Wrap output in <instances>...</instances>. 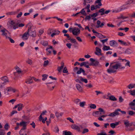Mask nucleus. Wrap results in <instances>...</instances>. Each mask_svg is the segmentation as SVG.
Segmentation results:
<instances>
[{"mask_svg":"<svg viewBox=\"0 0 135 135\" xmlns=\"http://www.w3.org/2000/svg\"><path fill=\"white\" fill-rule=\"evenodd\" d=\"M64 113L63 112L59 113L58 112H56L55 113V115L57 118L61 117H62L63 114Z\"/></svg>","mask_w":135,"mask_h":135,"instance_id":"obj_20","label":"nucleus"},{"mask_svg":"<svg viewBox=\"0 0 135 135\" xmlns=\"http://www.w3.org/2000/svg\"><path fill=\"white\" fill-rule=\"evenodd\" d=\"M129 105L130 108L135 111V112L133 111H129V114L131 115H132L135 114V99L129 104Z\"/></svg>","mask_w":135,"mask_h":135,"instance_id":"obj_3","label":"nucleus"},{"mask_svg":"<svg viewBox=\"0 0 135 135\" xmlns=\"http://www.w3.org/2000/svg\"><path fill=\"white\" fill-rule=\"evenodd\" d=\"M104 8H102L99 10V12H101V15H103L104 14Z\"/></svg>","mask_w":135,"mask_h":135,"instance_id":"obj_39","label":"nucleus"},{"mask_svg":"<svg viewBox=\"0 0 135 135\" xmlns=\"http://www.w3.org/2000/svg\"><path fill=\"white\" fill-rule=\"evenodd\" d=\"M69 40H70V41L73 43H75L76 42V40L74 38H71V37L68 39Z\"/></svg>","mask_w":135,"mask_h":135,"instance_id":"obj_46","label":"nucleus"},{"mask_svg":"<svg viewBox=\"0 0 135 135\" xmlns=\"http://www.w3.org/2000/svg\"><path fill=\"white\" fill-rule=\"evenodd\" d=\"M13 88L11 87H8L6 88V89L7 90V92H9L12 91V90Z\"/></svg>","mask_w":135,"mask_h":135,"instance_id":"obj_50","label":"nucleus"},{"mask_svg":"<svg viewBox=\"0 0 135 135\" xmlns=\"http://www.w3.org/2000/svg\"><path fill=\"white\" fill-rule=\"evenodd\" d=\"M96 9L95 6L94 5H92L91 7V11H93Z\"/></svg>","mask_w":135,"mask_h":135,"instance_id":"obj_59","label":"nucleus"},{"mask_svg":"<svg viewBox=\"0 0 135 135\" xmlns=\"http://www.w3.org/2000/svg\"><path fill=\"white\" fill-rule=\"evenodd\" d=\"M63 134L64 135H72L70 131H64Z\"/></svg>","mask_w":135,"mask_h":135,"instance_id":"obj_30","label":"nucleus"},{"mask_svg":"<svg viewBox=\"0 0 135 135\" xmlns=\"http://www.w3.org/2000/svg\"><path fill=\"white\" fill-rule=\"evenodd\" d=\"M78 69V68L77 67H75L74 68L73 71L74 72H76V74H80L81 72L83 73V74L85 73V71L84 69L81 68H79V70L77 71Z\"/></svg>","mask_w":135,"mask_h":135,"instance_id":"obj_8","label":"nucleus"},{"mask_svg":"<svg viewBox=\"0 0 135 135\" xmlns=\"http://www.w3.org/2000/svg\"><path fill=\"white\" fill-rule=\"evenodd\" d=\"M108 40V38H106L105 39L101 40L100 41L102 42L103 44L105 42H106Z\"/></svg>","mask_w":135,"mask_h":135,"instance_id":"obj_62","label":"nucleus"},{"mask_svg":"<svg viewBox=\"0 0 135 135\" xmlns=\"http://www.w3.org/2000/svg\"><path fill=\"white\" fill-rule=\"evenodd\" d=\"M27 123L24 121H22L20 123V126L22 127L23 128L22 129H26V126Z\"/></svg>","mask_w":135,"mask_h":135,"instance_id":"obj_17","label":"nucleus"},{"mask_svg":"<svg viewBox=\"0 0 135 135\" xmlns=\"http://www.w3.org/2000/svg\"><path fill=\"white\" fill-rule=\"evenodd\" d=\"M135 84H130L128 86H127V87L128 88V89H130L132 88H133L135 87Z\"/></svg>","mask_w":135,"mask_h":135,"instance_id":"obj_29","label":"nucleus"},{"mask_svg":"<svg viewBox=\"0 0 135 135\" xmlns=\"http://www.w3.org/2000/svg\"><path fill=\"white\" fill-rule=\"evenodd\" d=\"M114 63H116L113 66H111L107 70V72L109 74L114 73L116 72L118 68L123 69L125 68V66H122L121 64L117 62H115Z\"/></svg>","mask_w":135,"mask_h":135,"instance_id":"obj_1","label":"nucleus"},{"mask_svg":"<svg viewBox=\"0 0 135 135\" xmlns=\"http://www.w3.org/2000/svg\"><path fill=\"white\" fill-rule=\"evenodd\" d=\"M90 107L91 108L95 109L96 107V106L94 104H91Z\"/></svg>","mask_w":135,"mask_h":135,"instance_id":"obj_44","label":"nucleus"},{"mask_svg":"<svg viewBox=\"0 0 135 135\" xmlns=\"http://www.w3.org/2000/svg\"><path fill=\"white\" fill-rule=\"evenodd\" d=\"M98 15V13H95L91 15V17H96Z\"/></svg>","mask_w":135,"mask_h":135,"instance_id":"obj_55","label":"nucleus"},{"mask_svg":"<svg viewBox=\"0 0 135 135\" xmlns=\"http://www.w3.org/2000/svg\"><path fill=\"white\" fill-rule=\"evenodd\" d=\"M85 103L86 102H80L79 103L80 106L81 107H83Z\"/></svg>","mask_w":135,"mask_h":135,"instance_id":"obj_37","label":"nucleus"},{"mask_svg":"<svg viewBox=\"0 0 135 135\" xmlns=\"http://www.w3.org/2000/svg\"><path fill=\"white\" fill-rule=\"evenodd\" d=\"M26 129H21L20 130L19 132V133L20 135H29L27 134V133H27L26 131Z\"/></svg>","mask_w":135,"mask_h":135,"instance_id":"obj_13","label":"nucleus"},{"mask_svg":"<svg viewBox=\"0 0 135 135\" xmlns=\"http://www.w3.org/2000/svg\"><path fill=\"white\" fill-rule=\"evenodd\" d=\"M71 128L72 129L76 130L79 132L80 131V128L78 126L75 124H73L71 125Z\"/></svg>","mask_w":135,"mask_h":135,"instance_id":"obj_18","label":"nucleus"},{"mask_svg":"<svg viewBox=\"0 0 135 135\" xmlns=\"http://www.w3.org/2000/svg\"><path fill=\"white\" fill-rule=\"evenodd\" d=\"M102 114V113L98 111L94 112L93 113V115L95 117H100Z\"/></svg>","mask_w":135,"mask_h":135,"instance_id":"obj_14","label":"nucleus"},{"mask_svg":"<svg viewBox=\"0 0 135 135\" xmlns=\"http://www.w3.org/2000/svg\"><path fill=\"white\" fill-rule=\"evenodd\" d=\"M91 18L90 15L89 16H86V17L85 18V20H89Z\"/></svg>","mask_w":135,"mask_h":135,"instance_id":"obj_53","label":"nucleus"},{"mask_svg":"<svg viewBox=\"0 0 135 135\" xmlns=\"http://www.w3.org/2000/svg\"><path fill=\"white\" fill-rule=\"evenodd\" d=\"M101 0H97L95 2V3H98L99 6H101L102 4L101 2Z\"/></svg>","mask_w":135,"mask_h":135,"instance_id":"obj_42","label":"nucleus"},{"mask_svg":"<svg viewBox=\"0 0 135 135\" xmlns=\"http://www.w3.org/2000/svg\"><path fill=\"white\" fill-rule=\"evenodd\" d=\"M64 66H61L60 67H58L57 69V70L59 72H61V71L62 69L64 68Z\"/></svg>","mask_w":135,"mask_h":135,"instance_id":"obj_40","label":"nucleus"},{"mask_svg":"<svg viewBox=\"0 0 135 135\" xmlns=\"http://www.w3.org/2000/svg\"><path fill=\"white\" fill-rule=\"evenodd\" d=\"M1 79L4 81V82L3 83V84L4 85H5L6 82H9L8 78L6 76L3 77L1 78Z\"/></svg>","mask_w":135,"mask_h":135,"instance_id":"obj_15","label":"nucleus"},{"mask_svg":"<svg viewBox=\"0 0 135 135\" xmlns=\"http://www.w3.org/2000/svg\"><path fill=\"white\" fill-rule=\"evenodd\" d=\"M124 60H125L126 62H127L125 64L126 66H128L129 67H130V62L129 61H127L125 59H123L122 61H123Z\"/></svg>","mask_w":135,"mask_h":135,"instance_id":"obj_34","label":"nucleus"},{"mask_svg":"<svg viewBox=\"0 0 135 135\" xmlns=\"http://www.w3.org/2000/svg\"><path fill=\"white\" fill-rule=\"evenodd\" d=\"M74 102L76 104L78 105L80 103V100L79 99H77L75 100Z\"/></svg>","mask_w":135,"mask_h":135,"instance_id":"obj_35","label":"nucleus"},{"mask_svg":"<svg viewBox=\"0 0 135 135\" xmlns=\"http://www.w3.org/2000/svg\"><path fill=\"white\" fill-rule=\"evenodd\" d=\"M18 111L21 110L24 107L23 104L20 103V104H18Z\"/></svg>","mask_w":135,"mask_h":135,"instance_id":"obj_26","label":"nucleus"},{"mask_svg":"<svg viewBox=\"0 0 135 135\" xmlns=\"http://www.w3.org/2000/svg\"><path fill=\"white\" fill-rule=\"evenodd\" d=\"M109 44L110 46L114 47L117 46L118 45V44L115 41L112 40L110 41Z\"/></svg>","mask_w":135,"mask_h":135,"instance_id":"obj_19","label":"nucleus"},{"mask_svg":"<svg viewBox=\"0 0 135 135\" xmlns=\"http://www.w3.org/2000/svg\"><path fill=\"white\" fill-rule=\"evenodd\" d=\"M104 25V23H101L100 25H98V26H96V27L97 28H99V27H102Z\"/></svg>","mask_w":135,"mask_h":135,"instance_id":"obj_58","label":"nucleus"},{"mask_svg":"<svg viewBox=\"0 0 135 135\" xmlns=\"http://www.w3.org/2000/svg\"><path fill=\"white\" fill-rule=\"evenodd\" d=\"M80 78V80H79V79H76L75 80V81L78 83H80L81 84L82 83L81 81L84 82L85 83H88V80L86 79H84L82 77H80L79 78Z\"/></svg>","mask_w":135,"mask_h":135,"instance_id":"obj_9","label":"nucleus"},{"mask_svg":"<svg viewBox=\"0 0 135 135\" xmlns=\"http://www.w3.org/2000/svg\"><path fill=\"white\" fill-rule=\"evenodd\" d=\"M30 125L32 126V127L34 128H35V123L34 122H32V123L30 124Z\"/></svg>","mask_w":135,"mask_h":135,"instance_id":"obj_63","label":"nucleus"},{"mask_svg":"<svg viewBox=\"0 0 135 135\" xmlns=\"http://www.w3.org/2000/svg\"><path fill=\"white\" fill-rule=\"evenodd\" d=\"M26 62L30 65H31L32 64V60L28 59L26 61Z\"/></svg>","mask_w":135,"mask_h":135,"instance_id":"obj_38","label":"nucleus"},{"mask_svg":"<svg viewBox=\"0 0 135 135\" xmlns=\"http://www.w3.org/2000/svg\"><path fill=\"white\" fill-rule=\"evenodd\" d=\"M85 9L84 8L79 13H81V14L83 15L86 16L87 15L85 11L84 10Z\"/></svg>","mask_w":135,"mask_h":135,"instance_id":"obj_28","label":"nucleus"},{"mask_svg":"<svg viewBox=\"0 0 135 135\" xmlns=\"http://www.w3.org/2000/svg\"><path fill=\"white\" fill-rule=\"evenodd\" d=\"M47 112L46 110H45L43 111L42 113H41V114L39 116V120L40 121H41L42 120V119H43V117H42V115H44L45 114L47 113Z\"/></svg>","mask_w":135,"mask_h":135,"instance_id":"obj_24","label":"nucleus"},{"mask_svg":"<svg viewBox=\"0 0 135 135\" xmlns=\"http://www.w3.org/2000/svg\"><path fill=\"white\" fill-rule=\"evenodd\" d=\"M5 133L4 131L2 130V131H0V135H5Z\"/></svg>","mask_w":135,"mask_h":135,"instance_id":"obj_61","label":"nucleus"},{"mask_svg":"<svg viewBox=\"0 0 135 135\" xmlns=\"http://www.w3.org/2000/svg\"><path fill=\"white\" fill-rule=\"evenodd\" d=\"M33 82L32 78H30L26 80L25 83L28 84H31Z\"/></svg>","mask_w":135,"mask_h":135,"instance_id":"obj_23","label":"nucleus"},{"mask_svg":"<svg viewBox=\"0 0 135 135\" xmlns=\"http://www.w3.org/2000/svg\"><path fill=\"white\" fill-rule=\"evenodd\" d=\"M99 111V112H100L101 113H102V114H104L105 113V112L101 108H99L98 109Z\"/></svg>","mask_w":135,"mask_h":135,"instance_id":"obj_43","label":"nucleus"},{"mask_svg":"<svg viewBox=\"0 0 135 135\" xmlns=\"http://www.w3.org/2000/svg\"><path fill=\"white\" fill-rule=\"evenodd\" d=\"M29 35L33 37H35L36 36V32L35 31H32L31 30V31L29 33Z\"/></svg>","mask_w":135,"mask_h":135,"instance_id":"obj_25","label":"nucleus"},{"mask_svg":"<svg viewBox=\"0 0 135 135\" xmlns=\"http://www.w3.org/2000/svg\"><path fill=\"white\" fill-rule=\"evenodd\" d=\"M9 127V126L8 123H6L5 125L4 126V128L6 130H8V129Z\"/></svg>","mask_w":135,"mask_h":135,"instance_id":"obj_49","label":"nucleus"},{"mask_svg":"<svg viewBox=\"0 0 135 135\" xmlns=\"http://www.w3.org/2000/svg\"><path fill=\"white\" fill-rule=\"evenodd\" d=\"M89 132V130L87 128H84L83 129V131L82 132L83 134H84L85 133L88 132Z\"/></svg>","mask_w":135,"mask_h":135,"instance_id":"obj_45","label":"nucleus"},{"mask_svg":"<svg viewBox=\"0 0 135 135\" xmlns=\"http://www.w3.org/2000/svg\"><path fill=\"white\" fill-rule=\"evenodd\" d=\"M90 60L91 61V63L89 64L90 65L95 66H97L100 65L99 61L97 60L94 59L92 58H91L90 59Z\"/></svg>","mask_w":135,"mask_h":135,"instance_id":"obj_5","label":"nucleus"},{"mask_svg":"<svg viewBox=\"0 0 135 135\" xmlns=\"http://www.w3.org/2000/svg\"><path fill=\"white\" fill-rule=\"evenodd\" d=\"M109 99L113 101H117V99L113 95H111L109 97Z\"/></svg>","mask_w":135,"mask_h":135,"instance_id":"obj_27","label":"nucleus"},{"mask_svg":"<svg viewBox=\"0 0 135 135\" xmlns=\"http://www.w3.org/2000/svg\"><path fill=\"white\" fill-rule=\"evenodd\" d=\"M97 135H107L106 133L104 131H102L100 133L97 134Z\"/></svg>","mask_w":135,"mask_h":135,"instance_id":"obj_47","label":"nucleus"},{"mask_svg":"<svg viewBox=\"0 0 135 135\" xmlns=\"http://www.w3.org/2000/svg\"><path fill=\"white\" fill-rule=\"evenodd\" d=\"M1 31L2 32V35L5 36L7 38L8 37L7 33L9 32L6 29L4 28L3 30H1Z\"/></svg>","mask_w":135,"mask_h":135,"instance_id":"obj_16","label":"nucleus"},{"mask_svg":"<svg viewBox=\"0 0 135 135\" xmlns=\"http://www.w3.org/2000/svg\"><path fill=\"white\" fill-rule=\"evenodd\" d=\"M42 80L43 81H44L46 79L48 76V75L46 74H43L42 76Z\"/></svg>","mask_w":135,"mask_h":135,"instance_id":"obj_33","label":"nucleus"},{"mask_svg":"<svg viewBox=\"0 0 135 135\" xmlns=\"http://www.w3.org/2000/svg\"><path fill=\"white\" fill-rule=\"evenodd\" d=\"M119 111L121 112L122 114H125L126 113V112L123 111H121L120 109H118L117 110H115L114 112L112 113L109 114L108 116L111 117H114L116 115H118L119 114L118 112Z\"/></svg>","mask_w":135,"mask_h":135,"instance_id":"obj_4","label":"nucleus"},{"mask_svg":"<svg viewBox=\"0 0 135 135\" xmlns=\"http://www.w3.org/2000/svg\"><path fill=\"white\" fill-rule=\"evenodd\" d=\"M89 64V62L88 61H85L81 63L80 64V66L82 67L84 66L87 68H89V66L88 65Z\"/></svg>","mask_w":135,"mask_h":135,"instance_id":"obj_12","label":"nucleus"},{"mask_svg":"<svg viewBox=\"0 0 135 135\" xmlns=\"http://www.w3.org/2000/svg\"><path fill=\"white\" fill-rule=\"evenodd\" d=\"M123 122L125 126L126 130L127 131H128L127 130V129L129 128V127H131V122H130L128 120H124L123 121Z\"/></svg>","mask_w":135,"mask_h":135,"instance_id":"obj_7","label":"nucleus"},{"mask_svg":"<svg viewBox=\"0 0 135 135\" xmlns=\"http://www.w3.org/2000/svg\"><path fill=\"white\" fill-rule=\"evenodd\" d=\"M110 127L112 128H115V126L114 123H111L110 124Z\"/></svg>","mask_w":135,"mask_h":135,"instance_id":"obj_56","label":"nucleus"},{"mask_svg":"<svg viewBox=\"0 0 135 135\" xmlns=\"http://www.w3.org/2000/svg\"><path fill=\"white\" fill-rule=\"evenodd\" d=\"M72 32L74 35L77 36L80 33V30L79 28H77L73 30Z\"/></svg>","mask_w":135,"mask_h":135,"instance_id":"obj_11","label":"nucleus"},{"mask_svg":"<svg viewBox=\"0 0 135 135\" xmlns=\"http://www.w3.org/2000/svg\"><path fill=\"white\" fill-rule=\"evenodd\" d=\"M16 100L15 99H12L10 100L9 102V103H12V104H13Z\"/></svg>","mask_w":135,"mask_h":135,"instance_id":"obj_57","label":"nucleus"},{"mask_svg":"<svg viewBox=\"0 0 135 135\" xmlns=\"http://www.w3.org/2000/svg\"><path fill=\"white\" fill-rule=\"evenodd\" d=\"M31 27H28V32L24 33L23 35L22 38L23 40H27L28 39L29 36V33L31 31Z\"/></svg>","mask_w":135,"mask_h":135,"instance_id":"obj_6","label":"nucleus"},{"mask_svg":"<svg viewBox=\"0 0 135 135\" xmlns=\"http://www.w3.org/2000/svg\"><path fill=\"white\" fill-rule=\"evenodd\" d=\"M135 129V122H131V126L128 128L127 130L129 131H133Z\"/></svg>","mask_w":135,"mask_h":135,"instance_id":"obj_10","label":"nucleus"},{"mask_svg":"<svg viewBox=\"0 0 135 135\" xmlns=\"http://www.w3.org/2000/svg\"><path fill=\"white\" fill-rule=\"evenodd\" d=\"M130 94L132 95H135V90H133L131 91H130Z\"/></svg>","mask_w":135,"mask_h":135,"instance_id":"obj_48","label":"nucleus"},{"mask_svg":"<svg viewBox=\"0 0 135 135\" xmlns=\"http://www.w3.org/2000/svg\"><path fill=\"white\" fill-rule=\"evenodd\" d=\"M49 61L48 60H46V61H45L44 63L43 64V66L44 67H46L49 64Z\"/></svg>","mask_w":135,"mask_h":135,"instance_id":"obj_36","label":"nucleus"},{"mask_svg":"<svg viewBox=\"0 0 135 135\" xmlns=\"http://www.w3.org/2000/svg\"><path fill=\"white\" fill-rule=\"evenodd\" d=\"M85 86L89 88H91L93 87V85L91 83H90L86 85Z\"/></svg>","mask_w":135,"mask_h":135,"instance_id":"obj_51","label":"nucleus"},{"mask_svg":"<svg viewBox=\"0 0 135 135\" xmlns=\"http://www.w3.org/2000/svg\"><path fill=\"white\" fill-rule=\"evenodd\" d=\"M118 41L119 42H120L121 44H122L125 45L126 44V42H124L123 41H122L121 40H118Z\"/></svg>","mask_w":135,"mask_h":135,"instance_id":"obj_60","label":"nucleus"},{"mask_svg":"<svg viewBox=\"0 0 135 135\" xmlns=\"http://www.w3.org/2000/svg\"><path fill=\"white\" fill-rule=\"evenodd\" d=\"M103 50H111L109 46H106L105 45H104V47L103 48Z\"/></svg>","mask_w":135,"mask_h":135,"instance_id":"obj_32","label":"nucleus"},{"mask_svg":"<svg viewBox=\"0 0 135 135\" xmlns=\"http://www.w3.org/2000/svg\"><path fill=\"white\" fill-rule=\"evenodd\" d=\"M76 87L77 90L80 92H82L83 91V89L81 86L79 84H76Z\"/></svg>","mask_w":135,"mask_h":135,"instance_id":"obj_21","label":"nucleus"},{"mask_svg":"<svg viewBox=\"0 0 135 135\" xmlns=\"http://www.w3.org/2000/svg\"><path fill=\"white\" fill-rule=\"evenodd\" d=\"M65 6V4L62 3H60L59 4L53 3L51 4L49 10L53 11L56 8H64Z\"/></svg>","mask_w":135,"mask_h":135,"instance_id":"obj_2","label":"nucleus"},{"mask_svg":"<svg viewBox=\"0 0 135 135\" xmlns=\"http://www.w3.org/2000/svg\"><path fill=\"white\" fill-rule=\"evenodd\" d=\"M101 51H95L94 53L95 54L98 56H102L103 55V54L102 53Z\"/></svg>","mask_w":135,"mask_h":135,"instance_id":"obj_31","label":"nucleus"},{"mask_svg":"<svg viewBox=\"0 0 135 135\" xmlns=\"http://www.w3.org/2000/svg\"><path fill=\"white\" fill-rule=\"evenodd\" d=\"M132 53V52L130 51H124L123 53L126 55H128L131 54Z\"/></svg>","mask_w":135,"mask_h":135,"instance_id":"obj_41","label":"nucleus"},{"mask_svg":"<svg viewBox=\"0 0 135 135\" xmlns=\"http://www.w3.org/2000/svg\"><path fill=\"white\" fill-rule=\"evenodd\" d=\"M87 78L89 79H91L93 78V76L92 75H89L87 76Z\"/></svg>","mask_w":135,"mask_h":135,"instance_id":"obj_64","label":"nucleus"},{"mask_svg":"<svg viewBox=\"0 0 135 135\" xmlns=\"http://www.w3.org/2000/svg\"><path fill=\"white\" fill-rule=\"evenodd\" d=\"M68 120H69L72 123H74V122L73 120L70 117H68L67 118Z\"/></svg>","mask_w":135,"mask_h":135,"instance_id":"obj_54","label":"nucleus"},{"mask_svg":"<svg viewBox=\"0 0 135 135\" xmlns=\"http://www.w3.org/2000/svg\"><path fill=\"white\" fill-rule=\"evenodd\" d=\"M63 72L64 73H67L68 72L67 69L66 67H65L64 68Z\"/></svg>","mask_w":135,"mask_h":135,"instance_id":"obj_52","label":"nucleus"},{"mask_svg":"<svg viewBox=\"0 0 135 135\" xmlns=\"http://www.w3.org/2000/svg\"><path fill=\"white\" fill-rule=\"evenodd\" d=\"M15 68L17 72H15L14 73V75H16L17 73H18L19 74L21 72V69L17 66H16Z\"/></svg>","mask_w":135,"mask_h":135,"instance_id":"obj_22","label":"nucleus"}]
</instances>
